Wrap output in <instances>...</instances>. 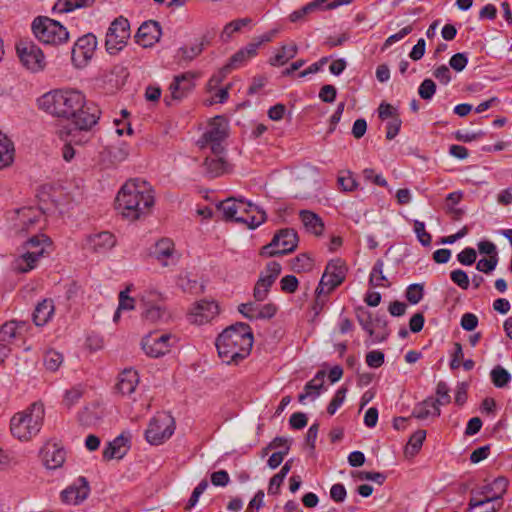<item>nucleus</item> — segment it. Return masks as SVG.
Masks as SVG:
<instances>
[{
	"mask_svg": "<svg viewBox=\"0 0 512 512\" xmlns=\"http://www.w3.org/2000/svg\"><path fill=\"white\" fill-rule=\"evenodd\" d=\"M14 147L8 137L0 132V169L13 161Z\"/></svg>",
	"mask_w": 512,
	"mask_h": 512,
	"instance_id": "c9c22d12",
	"label": "nucleus"
},
{
	"mask_svg": "<svg viewBox=\"0 0 512 512\" xmlns=\"http://www.w3.org/2000/svg\"><path fill=\"white\" fill-rule=\"evenodd\" d=\"M227 137V130L224 125L213 123L210 128L202 135L198 144L201 148L210 147L214 156H219L224 153V146L222 142Z\"/></svg>",
	"mask_w": 512,
	"mask_h": 512,
	"instance_id": "f3484780",
	"label": "nucleus"
},
{
	"mask_svg": "<svg viewBox=\"0 0 512 512\" xmlns=\"http://www.w3.org/2000/svg\"><path fill=\"white\" fill-rule=\"evenodd\" d=\"M298 284V279L294 275H286L280 281L281 290L289 294L297 290Z\"/></svg>",
	"mask_w": 512,
	"mask_h": 512,
	"instance_id": "0e129e2a",
	"label": "nucleus"
},
{
	"mask_svg": "<svg viewBox=\"0 0 512 512\" xmlns=\"http://www.w3.org/2000/svg\"><path fill=\"white\" fill-rule=\"evenodd\" d=\"M130 37L129 21L120 16L116 18L106 33V49L110 54L120 51Z\"/></svg>",
	"mask_w": 512,
	"mask_h": 512,
	"instance_id": "9d476101",
	"label": "nucleus"
},
{
	"mask_svg": "<svg viewBox=\"0 0 512 512\" xmlns=\"http://www.w3.org/2000/svg\"><path fill=\"white\" fill-rule=\"evenodd\" d=\"M96 47L97 39L92 33L79 37L71 51L73 64L78 68L86 66L88 61L93 57Z\"/></svg>",
	"mask_w": 512,
	"mask_h": 512,
	"instance_id": "ddd939ff",
	"label": "nucleus"
},
{
	"mask_svg": "<svg viewBox=\"0 0 512 512\" xmlns=\"http://www.w3.org/2000/svg\"><path fill=\"white\" fill-rule=\"evenodd\" d=\"M92 127L81 128L80 125H73L68 130L60 131V138L68 141L70 144L83 145L90 140V130Z\"/></svg>",
	"mask_w": 512,
	"mask_h": 512,
	"instance_id": "bb28decb",
	"label": "nucleus"
},
{
	"mask_svg": "<svg viewBox=\"0 0 512 512\" xmlns=\"http://www.w3.org/2000/svg\"><path fill=\"white\" fill-rule=\"evenodd\" d=\"M85 6H87V0H58L54 5L53 10L61 13H68Z\"/></svg>",
	"mask_w": 512,
	"mask_h": 512,
	"instance_id": "79ce46f5",
	"label": "nucleus"
},
{
	"mask_svg": "<svg viewBox=\"0 0 512 512\" xmlns=\"http://www.w3.org/2000/svg\"><path fill=\"white\" fill-rule=\"evenodd\" d=\"M218 313L219 307L215 301L200 300L193 304L187 317L190 323L202 325L210 322Z\"/></svg>",
	"mask_w": 512,
	"mask_h": 512,
	"instance_id": "a211bd4d",
	"label": "nucleus"
},
{
	"mask_svg": "<svg viewBox=\"0 0 512 512\" xmlns=\"http://www.w3.org/2000/svg\"><path fill=\"white\" fill-rule=\"evenodd\" d=\"M153 190L140 179L127 181L116 197V209L123 217L135 221L148 215L154 205Z\"/></svg>",
	"mask_w": 512,
	"mask_h": 512,
	"instance_id": "f03ea898",
	"label": "nucleus"
},
{
	"mask_svg": "<svg viewBox=\"0 0 512 512\" xmlns=\"http://www.w3.org/2000/svg\"><path fill=\"white\" fill-rule=\"evenodd\" d=\"M424 295V288L422 284H411L406 289V299L411 304H418Z\"/></svg>",
	"mask_w": 512,
	"mask_h": 512,
	"instance_id": "de8ad7c7",
	"label": "nucleus"
},
{
	"mask_svg": "<svg viewBox=\"0 0 512 512\" xmlns=\"http://www.w3.org/2000/svg\"><path fill=\"white\" fill-rule=\"evenodd\" d=\"M17 55L24 67L38 72L45 67V56L42 50L32 41L21 40L16 44Z\"/></svg>",
	"mask_w": 512,
	"mask_h": 512,
	"instance_id": "1a4fd4ad",
	"label": "nucleus"
},
{
	"mask_svg": "<svg viewBox=\"0 0 512 512\" xmlns=\"http://www.w3.org/2000/svg\"><path fill=\"white\" fill-rule=\"evenodd\" d=\"M347 393L346 387L339 388L329 405L327 406V412L329 415H334L337 409L343 404Z\"/></svg>",
	"mask_w": 512,
	"mask_h": 512,
	"instance_id": "3c124183",
	"label": "nucleus"
},
{
	"mask_svg": "<svg viewBox=\"0 0 512 512\" xmlns=\"http://www.w3.org/2000/svg\"><path fill=\"white\" fill-rule=\"evenodd\" d=\"M63 363V355L55 350H49L44 355V365L52 372L59 369Z\"/></svg>",
	"mask_w": 512,
	"mask_h": 512,
	"instance_id": "c03bdc74",
	"label": "nucleus"
},
{
	"mask_svg": "<svg viewBox=\"0 0 512 512\" xmlns=\"http://www.w3.org/2000/svg\"><path fill=\"white\" fill-rule=\"evenodd\" d=\"M508 484V479L503 476L495 478L491 483L484 485L479 491L478 494L483 496V498L477 499L472 497L470 499V507L479 508L491 502H502L501 500L507 491Z\"/></svg>",
	"mask_w": 512,
	"mask_h": 512,
	"instance_id": "f8f14e48",
	"label": "nucleus"
},
{
	"mask_svg": "<svg viewBox=\"0 0 512 512\" xmlns=\"http://www.w3.org/2000/svg\"><path fill=\"white\" fill-rule=\"evenodd\" d=\"M40 454L44 465L52 470L61 467L66 458L63 446L54 440L47 441L40 450Z\"/></svg>",
	"mask_w": 512,
	"mask_h": 512,
	"instance_id": "aec40b11",
	"label": "nucleus"
},
{
	"mask_svg": "<svg viewBox=\"0 0 512 512\" xmlns=\"http://www.w3.org/2000/svg\"><path fill=\"white\" fill-rule=\"evenodd\" d=\"M24 327V323L9 321L2 325L0 329V340L8 344L12 343L19 335V329Z\"/></svg>",
	"mask_w": 512,
	"mask_h": 512,
	"instance_id": "4c0bfd02",
	"label": "nucleus"
},
{
	"mask_svg": "<svg viewBox=\"0 0 512 512\" xmlns=\"http://www.w3.org/2000/svg\"><path fill=\"white\" fill-rule=\"evenodd\" d=\"M441 410L438 407L437 402L434 401V398L428 397L424 401L418 403L413 411L412 417L423 420L429 416H440Z\"/></svg>",
	"mask_w": 512,
	"mask_h": 512,
	"instance_id": "c756f323",
	"label": "nucleus"
},
{
	"mask_svg": "<svg viewBox=\"0 0 512 512\" xmlns=\"http://www.w3.org/2000/svg\"><path fill=\"white\" fill-rule=\"evenodd\" d=\"M27 249V252L18 257L14 262L15 270L20 273H26L34 269L38 260L44 253V246Z\"/></svg>",
	"mask_w": 512,
	"mask_h": 512,
	"instance_id": "393cba45",
	"label": "nucleus"
},
{
	"mask_svg": "<svg viewBox=\"0 0 512 512\" xmlns=\"http://www.w3.org/2000/svg\"><path fill=\"white\" fill-rule=\"evenodd\" d=\"M166 315L165 310L160 306H150L143 312V317L145 320L150 321L151 323H156L164 318Z\"/></svg>",
	"mask_w": 512,
	"mask_h": 512,
	"instance_id": "5fc2aeb1",
	"label": "nucleus"
},
{
	"mask_svg": "<svg viewBox=\"0 0 512 512\" xmlns=\"http://www.w3.org/2000/svg\"><path fill=\"white\" fill-rule=\"evenodd\" d=\"M468 63V58L465 53L454 54L449 61V65L457 72H461L465 69Z\"/></svg>",
	"mask_w": 512,
	"mask_h": 512,
	"instance_id": "69168bd1",
	"label": "nucleus"
},
{
	"mask_svg": "<svg viewBox=\"0 0 512 512\" xmlns=\"http://www.w3.org/2000/svg\"><path fill=\"white\" fill-rule=\"evenodd\" d=\"M346 273L347 266L343 260L336 258L329 261L316 288L317 297L322 294H329L341 285L345 280Z\"/></svg>",
	"mask_w": 512,
	"mask_h": 512,
	"instance_id": "6e6552de",
	"label": "nucleus"
},
{
	"mask_svg": "<svg viewBox=\"0 0 512 512\" xmlns=\"http://www.w3.org/2000/svg\"><path fill=\"white\" fill-rule=\"evenodd\" d=\"M35 37L47 45H60L69 39V32L58 21L46 16H39L32 23Z\"/></svg>",
	"mask_w": 512,
	"mask_h": 512,
	"instance_id": "423d86ee",
	"label": "nucleus"
},
{
	"mask_svg": "<svg viewBox=\"0 0 512 512\" xmlns=\"http://www.w3.org/2000/svg\"><path fill=\"white\" fill-rule=\"evenodd\" d=\"M477 254L474 248L467 247L463 249L458 255L457 259L462 265L470 266L475 263Z\"/></svg>",
	"mask_w": 512,
	"mask_h": 512,
	"instance_id": "680f3d73",
	"label": "nucleus"
},
{
	"mask_svg": "<svg viewBox=\"0 0 512 512\" xmlns=\"http://www.w3.org/2000/svg\"><path fill=\"white\" fill-rule=\"evenodd\" d=\"M208 487L207 480L203 479L193 490L191 497L185 507L186 510L192 509L199 500V497L204 493Z\"/></svg>",
	"mask_w": 512,
	"mask_h": 512,
	"instance_id": "13d9d810",
	"label": "nucleus"
},
{
	"mask_svg": "<svg viewBox=\"0 0 512 512\" xmlns=\"http://www.w3.org/2000/svg\"><path fill=\"white\" fill-rule=\"evenodd\" d=\"M436 92V84L432 79H424L418 88V94L423 100H431Z\"/></svg>",
	"mask_w": 512,
	"mask_h": 512,
	"instance_id": "8fccbe9b",
	"label": "nucleus"
},
{
	"mask_svg": "<svg viewBox=\"0 0 512 512\" xmlns=\"http://www.w3.org/2000/svg\"><path fill=\"white\" fill-rule=\"evenodd\" d=\"M325 372L320 370L316 373L314 378L308 381L304 387L306 392H310V396L314 394V397L319 396L320 390L323 387Z\"/></svg>",
	"mask_w": 512,
	"mask_h": 512,
	"instance_id": "a18cd8bd",
	"label": "nucleus"
},
{
	"mask_svg": "<svg viewBox=\"0 0 512 512\" xmlns=\"http://www.w3.org/2000/svg\"><path fill=\"white\" fill-rule=\"evenodd\" d=\"M196 77L197 75L190 71L174 76L169 86L170 97L164 98L165 103L171 105L173 100L186 97L194 89Z\"/></svg>",
	"mask_w": 512,
	"mask_h": 512,
	"instance_id": "dca6fc26",
	"label": "nucleus"
},
{
	"mask_svg": "<svg viewBox=\"0 0 512 512\" xmlns=\"http://www.w3.org/2000/svg\"><path fill=\"white\" fill-rule=\"evenodd\" d=\"M292 270L296 273L310 271L313 267V260L305 253L299 254L292 260Z\"/></svg>",
	"mask_w": 512,
	"mask_h": 512,
	"instance_id": "37998d69",
	"label": "nucleus"
},
{
	"mask_svg": "<svg viewBox=\"0 0 512 512\" xmlns=\"http://www.w3.org/2000/svg\"><path fill=\"white\" fill-rule=\"evenodd\" d=\"M219 357L227 364H238L251 352L253 333L246 323L238 322L227 327L216 339Z\"/></svg>",
	"mask_w": 512,
	"mask_h": 512,
	"instance_id": "7ed1b4c3",
	"label": "nucleus"
},
{
	"mask_svg": "<svg viewBox=\"0 0 512 512\" xmlns=\"http://www.w3.org/2000/svg\"><path fill=\"white\" fill-rule=\"evenodd\" d=\"M90 493L89 483L84 477H79L76 482L61 492V500L66 504L77 505L84 501Z\"/></svg>",
	"mask_w": 512,
	"mask_h": 512,
	"instance_id": "412c9836",
	"label": "nucleus"
},
{
	"mask_svg": "<svg viewBox=\"0 0 512 512\" xmlns=\"http://www.w3.org/2000/svg\"><path fill=\"white\" fill-rule=\"evenodd\" d=\"M108 152L114 162L124 161L129 154L128 148L125 144H121L120 146H112L108 149Z\"/></svg>",
	"mask_w": 512,
	"mask_h": 512,
	"instance_id": "e2e57ef3",
	"label": "nucleus"
},
{
	"mask_svg": "<svg viewBox=\"0 0 512 512\" xmlns=\"http://www.w3.org/2000/svg\"><path fill=\"white\" fill-rule=\"evenodd\" d=\"M298 52L296 44L283 45L274 57L270 58L269 63L272 66H282L286 64L290 59H293Z\"/></svg>",
	"mask_w": 512,
	"mask_h": 512,
	"instance_id": "f704fd0d",
	"label": "nucleus"
},
{
	"mask_svg": "<svg viewBox=\"0 0 512 512\" xmlns=\"http://www.w3.org/2000/svg\"><path fill=\"white\" fill-rule=\"evenodd\" d=\"M138 383L139 375L137 371L129 368L119 374L116 388L122 395H130L135 391Z\"/></svg>",
	"mask_w": 512,
	"mask_h": 512,
	"instance_id": "a878e982",
	"label": "nucleus"
},
{
	"mask_svg": "<svg viewBox=\"0 0 512 512\" xmlns=\"http://www.w3.org/2000/svg\"><path fill=\"white\" fill-rule=\"evenodd\" d=\"M54 303L51 299L39 302L33 312V322L36 326H44L54 314Z\"/></svg>",
	"mask_w": 512,
	"mask_h": 512,
	"instance_id": "c85d7f7f",
	"label": "nucleus"
},
{
	"mask_svg": "<svg viewBox=\"0 0 512 512\" xmlns=\"http://www.w3.org/2000/svg\"><path fill=\"white\" fill-rule=\"evenodd\" d=\"M39 108L52 116L71 120L81 128L97 124L101 111L93 102H87L85 96L77 90H54L38 99Z\"/></svg>",
	"mask_w": 512,
	"mask_h": 512,
	"instance_id": "f257e3e1",
	"label": "nucleus"
},
{
	"mask_svg": "<svg viewBox=\"0 0 512 512\" xmlns=\"http://www.w3.org/2000/svg\"><path fill=\"white\" fill-rule=\"evenodd\" d=\"M162 34L161 26L157 21L149 20L144 22L135 35L136 42L144 48L152 47L160 40Z\"/></svg>",
	"mask_w": 512,
	"mask_h": 512,
	"instance_id": "4be33fe9",
	"label": "nucleus"
},
{
	"mask_svg": "<svg viewBox=\"0 0 512 512\" xmlns=\"http://www.w3.org/2000/svg\"><path fill=\"white\" fill-rule=\"evenodd\" d=\"M226 221H234L255 229L266 220V213L258 206L243 199L228 198L218 205Z\"/></svg>",
	"mask_w": 512,
	"mask_h": 512,
	"instance_id": "20e7f679",
	"label": "nucleus"
},
{
	"mask_svg": "<svg viewBox=\"0 0 512 512\" xmlns=\"http://www.w3.org/2000/svg\"><path fill=\"white\" fill-rule=\"evenodd\" d=\"M297 245V232L292 228H283L275 233L269 244L261 248L260 255L264 257L285 255L293 252Z\"/></svg>",
	"mask_w": 512,
	"mask_h": 512,
	"instance_id": "0eeeda50",
	"label": "nucleus"
},
{
	"mask_svg": "<svg viewBox=\"0 0 512 512\" xmlns=\"http://www.w3.org/2000/svg\"><path fill=\"white\" fill-rule=\"evenodd\" d=\"M250 22V18H242L231 21L224 27L222 36H227L229 38L234 32L240 31L242 27L248 25Z\"/></svg>",
	"mask_w": 512,
	"mask_h": 512,
	"instance_id": "6e6d98bb",
	"label": "nucleus"
},
{
	"mask_svg": "<svg viewBox=\"0 0 512 512\" xmlns=\"http://www.w3.org/2000/svg\"><path fill=\"white\" fill-rule=\"evenodd\" d=\"M209 44L206 36L196 40L191 46H183L177 50V57L180 62H190L199 56L204 50L205 46Z\"/></svg>",
	"mask_w": 512,
	"mask_h": 512,
	"instance_id": "cd10ccee",
	"label": "nucleus"
},
{
	"mask_svg": "<svg viewBox=\"0 0 512 512\" xmlns=\"http://www.w3.org/2000/svg\"><path fill=\"white\" fill-rule=\"evenodd\" d=\"M12 218L14 229L19 233H28L35 230L40 223L43 214L35 207H22L14 212Z\"/></svg>",
	"mask_w": 512,
	"mask_h": 512,
	"instance_id": "2eb2a0df",
	"label": "nucleus"
},
{
	"mask_svg": "<svg viewBox=\"0 0 512 512\" xmlns=\"http://www.w3.org/2000/svg\"><path fill=\"white\" fill-rule=\"evenodd\" d=\"M426 438V431L423 429H419L416 432H414L411 437L409 438V441L406 446V453L414 456L419 452L421 449L423 442Z\"/></svg>",
	"mask_w": 512,
	"mask_h": 512,
	"instance_id": "a19ab883",
	"label": "nucleus"
},
{
	"mask_svg": "<svg viewBox=\"0 0 512 512\" xmlns=\"http://www.w3.org/2000/svg\"><path fill=\"white\" fill-rule=\"evenodd\" d=\"M130 434L125 433L117 436L113 441L109 442L103 450V458L111 460L114 458L121 459L125 456L129 449Z\"/></svg>",
	"mask_w": 512,
	"mask_h": 512,
	"instance_id": "5701e85b",
	"label": "nucleus"
},
{
	"mask_svg": "<svg viewBox=\"0 0 512 512\" xmlns=\"http://www.w3.org/2000/svg\"><path fill=\"white\" fill-rule=\"evenodd\" d=\"M414 232L416 233L417 239L423 246H429L431 244V234L425 230V224L422 221H414Z\"/></svg>",
	"mask_w": 512,
	"mask_h": 512,
	"instance_id": "864d4df0",
	"label": "nucleus"
},
{
	"mask_svg": "<svg viewBox=\"0 0 512 512\" xmlns=\"http://www.w3.org/2000/svg\"><path fill=\"white\" fill-rule=\"evenodd\" d=\"M85 391V387L82 384H77L72 388L65 391L63 397V405L70 409L81 399Z\"/></svg>",
	"mask_w": 512,
	"mask_h": 512,
	"instance_id": "ea45409f",
	"label": "nucleus"
},
{
	"mask_svg": "<svg viewBox=\"0 0 512 512\" xmlns=\"http://www.w3.org/2000/svg\"><path fill=\"white\" fill-rule=\"evenodd\" d=\"M172 339H175V337L169 333L158 334L153 332L142 339V349L146 355L158 358L170 351Z\"/></svg>",
	"mask_w": 512,
	"mask_h": 512,
	"instance_id": "4468645a",
	"label": "nucleus"
},
{
	"mask_svg": "<svg viewBox=\"0 0 512 512\" xmlns=\"http://www.w3.org/2000/svg\"><path fill=\"white\" fill-rule=\"evenodd\" d=\"M174 419L166 414L153 418L145 432L146 440L152 445L162 444L174 433Z\"/></svg>",
	"mask_w": 512,
	"mask_h": 512,
	"instance_id": "9b49d317",
	"label": "nucleus"
},
{
	"mask_svg": "<svg viewBox=\"0 0 512 512\" xmlns=\"http://www.w3.org/2000/svg\"><path fill=\"white\" fill-rule=\"evenodd\" d=\"M357 320L361 327L369 334V336L372 337L374 335V329L372 325L371 313L363 309H359L357 311Z\"/></svg>",
	"mask_w": 512,
	"mask_h": 512,
	"instance_id": "603ef678",
	"label": "nucleus"
},
{
	"mask_svg": "<svg viewBox=\"0 0 512 512\" xmlns=\"http://www.w3.org/2000/svg\"><path fill=\"white\" fill-rule=\"evenodd\" d=\"M450 389L446 382L439 381L436 386V395L438 396L437 399H434L435 402H437L438 407L440 405H447L451 402V396L449 394Z\"/></svg>",
	"mask_w": 512,
	"mask_h": 512,
	"instance_id": "09e8293b",
	"label": "nucleus"
},
{
	"mask_svg": "<svg viewBox=\"0 0 512 512\" xmlns=\"http://www.w3.org/2000/svg\"><path fill=\"white\" fill-rule=\"evenodd\" d=\"M256 310L255 319H270L276 314L277 307L273 303H267L257 305Z\"/></svg>",
	"mask_w": 512,
	"mask_h": 512,
	"instance_id": "4d7b16f0",
	"label": "nucleus"
},
{
	"mask_svg": "<svg viewBox=\"0 0 512 512\" xmlns=\"http://www.w3.org/2000/svg\"><path fill=\"white\" fill-rule=\"evenodd\" d=\"M378 116L381 120H386L388 118L393 119L394 117H399L397 109L394 108L391 104L382 102L378 107Z\"/></svg>",
	"mask_w": 512,
	"mask_h": 512,
	"instance_id": "338daca9",
	"label": "nucleus"
},
{
	"mask_svg": "<svg viewBox=\"0 0 512 512\" xmlns=\"http://www.w3.org/2000/svg\"><path fill=\"white\" fill-rule=\"evenodd\" d=\"M116 239L114 235L108 231L99 232L89 235L86 239V247L93 252H106L114 247Z\"/></svg>",
	"mask_w": 512,
	"mask_h": 512,
	"instance_id": "b1692460",
	"label": "nucleus"
},
{
	"mask_svg": "<svg viewBox=\"0 0 512 512\" xmlns=\"http://www.w3.org/2000/svg\"><path fill=\"white\" fill-rule=\"evenodd\" d=\"M299 216L308 231L315 235H321L323 233L324 223L316 213L309 210H301Z\"/></svg>",
	"mask_w": 512,
	"mask_h": 512,
	"instance_id": "2f4dec72",
	"label": "nucleus"
},
{
	"mask_svg": "<svg viewBox=\"0 0 512 512\" xmlns=\"http://www.w3.org/2000/svg\"><path fill=\"white\" fill-rule=\"evenodd\" d=\"M337 182L340 189L344 192L354 191L358 187V183L353 178L352 173L350 171H346L343 174H340L338 176Z\"/></svg>",
	"mask_w": 512,
	"mask_h": 512,
	"instance_id": "49530a36",
	"label": "nucleus"
},
{
	"mask_svg": "<svg viewBox=\"0 0 512 512\" xmlns=\"http://www.w3.org/2000/svg\"><path fill=\"white\" fill-rule=\"evenodd\" d=\"M384 353L379 350H373L366 354V363L371 368H379L384 363Z\"/></svg>",
	"mask_w": 512,
	"mask_h": 512,
	"instance_id": "052dcab7",
	"label": "nucleus"
},
{
	"mask_svg": "<svg viewBox=\"0 0 512 512\" xmlns=\"http://www.w3.org/2000/svg\"><path fill=\"white\" fill-rule=\"evenodd\" d=\"M281 265L276 261H270L265 267V271L260 274L258 282L260 286L270 289L277 277L281 273Z\"/></svg>",
	"mask_w": 512,
	"mask_h": 512,
	"instance_id": "473e14b6",
	"label": "nucleus"
},
{
	"mask_svg": "<svg viewBox=\"0 0 512 512\" xmlns=\"http://www.w3.org/2000/svg\"><path fill=\"white\" fill-rule=\"evenodd\" d=\"M384 262L382 259H378L369 276V284L373 287H389L390 283L388 282L386 276L383 273Z\"/></svg>",
	"mask_w": 512,
	"mask_h": 512,
	"instance_id": "e433bc0d",
	"label": "nucleus"
},
{
	"mask_svg": "<svg viewBox=\"0 0 512 512\" xmlns=\"http://www.w3.org/2000/svg\"><path fill=\"white\" fill-rule=\"evenodd\" d=\"M260 46V42L258 43H250L245 48L236 52L229 60L227 65L233 70L242 66L247 60L254 57L257 53V50Z\"/></svg>",
	"mask_w": 512,
	"mask_h": 512,
	"instance_id": "7c9ffc66",
	"label": "nucleus"
},
{
	"mask_svg": "<svg viewBox=\"0 0 512 512\" xmlns=\"http://www.w3.org/2000/svg\"><path fill=\"white\" fill-rule=\"evenodd\" d=\"M490 377L492 383L497 388H504L511 381L510 373L500 365L495 366L491 370Z\"/></svg>",
	"mask_w": 512,
	"mask_h": 512,
	"instance_id": "58836bf2",
	"label": "nucleus"
},
{
	"mask_svg": "<svg viewBox=\"0 0 512 512\" xmlns=\"http://www.w3.org/2000/svg\"><path fill=\"white\" fill-rule=\"evenodd\" d=\"M220 156L206 157L203 163L205 173L211 178L218 177L226 171L227 162Z\"/></svg>",
	"mask_w": 512,
	"mask_h": 512,
	"instance_id": "72a5a7b5",
	"label": "nucleus"
},
{
	"mask_svg": "<svg viewBox=\"0 0 512 512\" xmlns=\"http://www.w3.org/2000/svg\"><path fill=\"white\" fill-rule=\"evenodd\" d=\"M450 278L460 288H462L464 290L468 289L470 282H469L468 275L465 271H463L461 269L453 270L450 273Z\"/></svg>",
	"mask_w": 512,
	"mask_h": 512,
	"instance_id": "bf43d9fd",
	"label": "nucleus"
},
{
	"mask_svg": "<svg viewBox=\"0 0 512 512\" xmlns=\"http://www.w3.org/2000/svg\"><path fill=\"white\" fill-rule=\"evenodd\" d=\"M45 416L44 405L34 402L26 409L13 415L10 420V430L20 441H29L36 436L43 425Z\"/></svg>",
	"mask_w": 512,
	"mask_h": 512,
	"instance_id": "39448f33",
	"label": "nucleus"
},
{
	"mask_svg": "<svg viewBox=\"0 0 512 512\" xmlns=\"http://www.w3.org/2000/svg\"><path fill=\"white\" fill-rule=\"evenodd\" d=\"M336 95V88L330 84L322 86L319 92V98L325 103H333L336 99Z\"/></svg>",
	"mask_w": 512,
	"mask_h": 512,
	"instance_id": "774afa93",
	"label": "nucleus"
},
{
	"mask_svg": "<svg viewBox=\"0 0 512 512\" xmlns=\"http://www.w3.org/2000/svg\"><path fill=\"white\" fill-rule=\"evenodd\" d=\"M153 256L163 267L177 264L179 256L175 250L174 242L169 238L157 241L151 251Z\"/></svg>",
	"mask_w": 512,
	"mask_h": 512,
	"instance_id": "6ab92c4d",
	"label": "nucleus"
}]
</instances>
